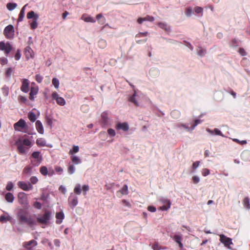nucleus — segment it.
<instances>
[{
  "label": "nucleus",
  "mask_w": 250,
  "mask_h": 250,
  "mask_svg": "<svg viewBox=\"0 0 250 250\" xmlns=\"http://www.w3.org/2000/svg\"><path fill=\"white\" fill-rule=\"evenodd\" d=\"M16 145L19 152L21 154H25L26 153L27 149L32 146V143L26 135H24L18 139Z\"/></svg>",
  "instance_id": "f257e3e1"
},
{
  "label": "nucleus",
  "mask_w": 250,
  "mask_h": 250,
  "mask_svg": "<svg viewBox=\"0 0 250 250\" xmlns=\"http://www.w3.org/2000/svg\"><path fill=\"white\" fill-rule=\"evenodd\" d=\"M27 18L30 20L29 23L31 29L33 30L36 29L38 26V21L39 19V14L36 13L33 11H31L27 14Z\"/></svg>",
  "instance_id": "f03ea898"
},
{
  "label": "nucleus",
  "mask_w": 250,
  "mask_h": 250,
  "mask_svg": "<svg viewBox=\"0 0 250 250\" xmlns=\"http://www.w3.org/2000/svg\"><path fill=\"white\" fill-rule=\"evenodd\" d=\"M143 94L139 91H135L132 96L129 98V101L137 106L141 105L144 98Z\"/></svg>",
  "instance_id": "7ed1b4c3"
},
{
  "label": "nucleus",
  "mask_w": 250,
  "mask_h": 250,
  "mask_svg": "<svg viewBox=\"0 0 250 250\" xmlns=\"http://www.w3.org/2000/svg\"><path fill=\"white\" fill-rule=\"evenodd\" d=\"M158 201L163 204V205L160 207V210L162 211H166L170 208L171 202L166 197H160L158 198Z\"/></svg>",
  "instance_id": "20e7f679"
},
{
  "label": "nucleus",
  "mask_w": 250,
  "mask_h": 250,
  "mask_svg": "<svg viewBox=\"0 0 250 250\" xmlns=\"http://www.w3.org/2000/svg\"><path fill=\"white\" fill-rule=\"evenodd\" d=\"M51 216L52 214L50 212L46 211L44 214L38 216L37 219L39 223L46 224L50 219Z\"/></svg>",
  "instance_id": "39448f33"
},
{
  "label": "nucleus",
  "mask_w": 250,
  "mask_h": 250,
  "mask_svg": "<svg viewBox=\"0 0 250 250\" xmlns=\"http://www.w3.org/2000/svg\"><path fill=\"white\" fill-rule=\"evenodd\" d=\"M15 30L12 25H9L5 27L3 31L5 37L7 39H12L14 37Z\"/></svg>",
  "instance_id": "423d86ee"
},
{
  "label": "nucleus",
  "mask_w": 250,
  "mask_h": 250,
  "mask_svg": "<svg viewBox=\"0 0 250 250\" xmlns=\"http://www.w3.org/2000/svg\"><path fill=\"white\" fill-rule=\"evenodd\" d=\"M12 48V47L9 42H0V51H3L5 54H9Z\"/></svg>",
  "instance_id": "0eeeda50"
},
{
  "label": "nucleus",
  "mask_w": 250,
  "mask_h": 250,
  "mask_svg": "<svg viewBox=\"0 0 250 250\" xmlns=\"http://www.w3.org/2000/svg\"><path fill=\"white\" fill-rule=\"evenodd\" d=\"M18 200L19 203L24 206H27L29 204L27 196L24 192H21L18 194Z\"/></svg>",
  "instance_id": "6e6552de"
},
{
  "label": "nucleus",
  "mask_w": 250,
  "mask_h": 250,
  "mask_svg": "<svg viewBox=\"0 0 250 250\" xmlns=\"http://www.w3.org/2000/svg\"><path fill=\"white\" fill-rule=\"evenodd\" d=\"M52 98L53 100H56L57 103L61 106L65 104L66 102L64 99L61 96L56 92H54L52 93Z\"/></svg>",
  "instance_id": "1a4fd4ad"
},
{
  "label": "nucleus",
  "mask_w": 250,
  "mask_h": 250,
  "mask_svg": "<svg viewBox=\"0 0 250 250\" xmlns=\"http://www.w3.org/2000/svg\"><path fill=\"white\" fill-rule=\"evenodd\" d=\"M220 241L226 247L230 249V246L232 244V240L230 238L227 237L223 234L220 235Z\"/></svg>",
  "instance_id": "9d476101"
},
{
  "label": "nucleus",
  "mask_w": 250,
  "mask_h": 250,
  "mask_svg": "<svg viewBox=\"0 0 250 250\" xmlns=\"http://www.w3.org/2000/svg\"><path fill=\"white\" fill-rule=\"evenodd\" d=\"M26 123L24 120L21 119L14 125V128L15 130L22 131Z\"/></svg>",
  "instance_id": "9b49d317"
},
{
  "label": "nucleus",
  "mask_w": 250,
  "mask_h": 250,
  "mask_svg": "<svg viewBox=\"0 0 250 250\" xmlns=\"http://www.w3.org/2000/svg\"><path fill=\"white\" fill-rule=\"evenodd\" d=\"M18 185L20 188L24 191H28L33 188L32 186L29 183L19 181L18 183Z\"/></svg>",
  "instance_id": "f8f14e48"
},
{
  "label": "nucleus",
  "mask_w": 250,
  "mask_h": 250,
  "mask_svg": "<svg viewBox=\"0 0 250 250\" xmlns=\"http://www.w3.org/2000/svg\"><path fill=\"white\" fill-rule=\"evenodd\" d=\"M32 157L35 159L34 163L35 165L39 166L42 161V157L40 155L39 151L33 152L32 154Z\"/></svg>",
  "instance_id": "ddd939ff"
},
{
  "label": "nucleus",
  "mask_w": 250,
  "mask_h": 250,
  "mask_svg": "<svg viewBox=\"0 0 250 250\" xmlns=\"http://www.w3.org/2000/svg\"><path fill=\"white\" fill-rule=\"evenodd\" d=\"M39 92L38 86H32L29 93V99L31 101H34L36 95Z\"/></svg>",
  "instance_id": "4468645a"
},
{
  "label": "nucleus",
  "mask_w": 250,
  "mask_h": 250,
  "mask_svg": "<svg viewBox=\"0 0 250 250\" xmlns=\"http://www.w3.org/2000/svg\"><path fill=\"white\" fill-rule=\"evenodd\" d=\"M36 144L39 147L47 146L52 147L53 146L50 144H48L45 139L42 138H38L36 140Z\"/></svg>",
  "instance_id": "2eb2a0df"
},
{
  "label": "nucleus",
  "mask_w": 250,
  "mask_h": 250,
  "mask_svg": "<svg viewBox=\"0 0 250 250\" xmlns=\"http://www.w3.org/2000/svg\"><path fill=\"white\" fill-rule=\"evenodd\" d=\"M115 127L116 129L122 130L124 132L127 131L129 128L128 124L126 122L118 123L116 125Z\"/></svg>",
  "instance_id": "dca6fc26"
},
{
  "label": "nucleus",
  "mask_w": 250,
  "mask_h": 250,
  "mask_svg": "<svg viewBox=\"0 0 250 250\" xmlns=\"http://www.w3.org/2000/svg\"><path fill=\"white\" fill-rule=\"evenodd\" d=\"M21 90L24 92L27 93L29 90V81L26 79H23L22 80V85L21 86Z\"/></svg>",
  "instance_id": "f3484780"
},
{
  "label": "nucleus",
  "mask_w": 250,
  "mask_h": 250,
  "mask_svg": "<svg viewBox=\"0 0 250 250\" xmlns=\"http://www.w3.org/2000/svg\"><path fill=\"white\" fill-rule=\"evenodd\" d=\"M12 217L6 212H4L3 214L0 216V222L2 223H6L7 221H11Z\"/></svg>",
  "instance_id": "a211bd4d"
},
{
  "label": "nucleus",
  "mask_w": 250,
  "mask_h": 250,
  "mask_svg": "<svg viewBox=\"0 0 250 250\" xmlns=\"http://www.w3.org/2000/svg\"><path fill=\"white\" fill-rule=\"evenodd\" d=\"M71 161L73 165H78L82 163L81 158L77 155H72L70 156Z\"/></svg>",
  "instance_id": "6ab92c4d"
},
{
  "label": "nucleus",
  "mask_w": 250,
  "mask_h": 250,
  "mask_svg": "<svg viewBox=\"0 0 250 250\" xmlns=\"http://www.w3.org/2000/svg\"><path fill=\"white\" fill-rule=\"evenodd\" d=\"M35 127L37 131L41 134H43L44 128L42 122L38 120L35 123Z\"/></svg>",
  "instance_id": "aec40b11"
},
{
  "label": "nucleus",
  "mask_w": 250,
  "mask_h": 250,
  "mask_svg": "<svg viewBox=\"0 0 250 250\" xmlns=\"http://www.w3.org/2000/svg\"><path fill=\"white\" fill-rule=\"evenodd\" d=\"M37 245L36 241L35 240H31L28 242H24L23 246L28 250H31L33 247Z\"/></svg>",
  "instance_id": "412c9836"
},
{
  "label": "nucleus",
  "mask_w": 250,
  "mask_h": 250,
  "mask_svg": "<svg viewBox=\"0 0 250 250\" xmlns=\"http://www.w3.org/2000/svg\"><path fill=\"white\" fill-rule=\"evenodd\" d=\"M128 194V187L126 185H124L123 187L117 192V195L121 198L123 195Z\"/></svg>",
  "instance_id": "4be33fe9"
},
{
  "label": "nucleus",
  "mask_w": 250,
  "mask_h": 250,
  "mask_svg": "<svg viewBox=\"0 0 250 250\" xmlns=\"http://www.w3.org/2000/svg\"><path fill=\"white\" fill-rule=\"evenodd\" d=\"M25 54L27 59L33 58L34 53L33 50L29 47H27L25 50Z\"/></svg>",
  "instance_id": "5701e85b"
},
{
  "label": "nucleus",
  "mask_w": 250,
  "mask_h": 250,
  "mask_svg": "<svg viewBox=\"0 0 250 250\" xmlns=\"http://www.w3.org/2000/svg\"><path fill=\"white\" fill-rule=\"evenodd\" d=\"M56 223L60 224L62 223L63 219L64 218V215L62 211L58 212L56 214Z\"/></svg>",
  "instance_id": "b1692460"
},
{
  "label": "nucleus",
  "mask_w": 250,
  "mask_h": 250,
  "mask_svg": "<svg viewBox=\"0 0 250 250\" xmlns=\"http://www.w3.org/2000/svg\"><path fill=\"white\" fill-rule=\"evenodd\" d=\"M173 239L176 243H177L179 244V247L181 248H183V244L181 243V241L182 240V234L179 233L176 234L175 235H174L173 237Z\"/></svg>",
  "instance_id": "393cba45"
},
{
  "label": "nucleus",
  "mask_w": 250,
  "mask_h": 250,
  "mask_svg": "<svg viewBox=\"0 0 250 250\" xmlns=\"http://www.w3.org/2000/svg\"><path fill=\"white\" fill-rule=\"evenodd\" d=\"M81 19L82 20L84 21L85 22H87L94 23L96 21L95 19L91 17V16H89L87 14H83L82 16Z\"/></svg>",
  "instance_id": "a878e982"
},
{
  "label": "nucleus",
  "mask_w": 250,
  "mask_h": 250,
  "mask_svg": "<svg viewBox=\"0 0 250 250\" xmlns=\"http://www.w3.org/2000/svg\"><path fill=\"white\" fill-rule=\"evenodd\" d=\"M178 126L187 131L191 132L190 126L188 124L180 123L178 125Z\"/></svg>",
  "instance_id": "bb28decb"
},
{
  "label": "nucleus",
  "mask_w": 250,
  "mask_h": 250,
  "mask_svg": "<svg viewBox=\"0 0 250 250\" xmlns=\"http://www.w3.org/2000/svg\"><path fill=\"white\" fill-rule=\"evenodd\" d=\"M79 151V147L78 146H74L69 151V154L71 156L76 155L75 154Z\"/></svg>",
  "instance_id": "cd10ccee"
},
{
  "label": "nucleus",
  "mask_w": 250,
  "mask_h": 250,
  "mask_svg": "<svg viewBox=\"0 0 250 250\" xmlns=\"http://www.w3.org/2000/svg\"><path fill=\"white\" fill-rule=\"evenodd\" d=\"M5 198L8 202L12 203L14 201V196L12 193L8 192L5 194Z\"/></svg>",
  "instance_id": "c85d7f7f"
},
{
  "label": "nucleus",
  "mask_w": 250,
  "mask_h": 250,
  "mask_svg": "<svg viewBox=\"0 0 250 250\" xmlns=\"http://www.w3.org/2000/svg\"><path fill=\"white\" fill-rule=\"evenodd\" d=\"M26 6H27V4H25L21 8L20 13L19 14V18H18L19 21H21L23 20V18L24 17V12H25V8H26Z\"/></svg>",
  "instance_id": "c756f323"
},
{
  "label": "nucleus",
  "mask_w": 250,
  "mask_h": 250,
  "mask_svg": "<svg viewBox=\"0 0 250 250\" xmlns=\"http://www.w3.org/2000/svg\"><path fill=\"white\" fill-rule=\"evenodd\" d=\"M158 25L160 28L165 30L167 31H168L170 29L169 26L165 22H160L158 23Z\"/></svg>",
  "instance_id": "7c9ffc66"
},
{
  "label": "nucleus",
  "mask_w": 250,
  "mask_h": 250,
  "mask_svg": "<svg viewBox=\"0 0 250 250\" xmlns=\"http://www.w3.org/2000/svg\"><path fill=\"white\" fill-rule=\"evenodd\" d=\"M28 117L29 120L32 122H34L37 119V116L35 113H34L33 111H30L28 113Z\"/></svg>",
  "instance_id": "2f4dec72"
},
{
  "label": "nucleus",
  "mask_w": 250,
  "mask_h": 250,
  "mask_svg": "<svg viewBox=\"0 0 250 250\" xmlns=\"http://www.w3.org/2000/svg\"><path fill=\"white\" fill-rule=\"evenodd\" d=\"M102 122L104 125H107L109 122V118L106 113H103L102 114Z\"/></svg>",
  "instance_id": "473e14b6"
},
{
  "label": "nucleus",
  "mask_w": 250,
  "mask_h": 250,
  "mask_svg": "<svg viewBox=\"0 0 250 250\" xmlns=\"http://www.w3.org/2000/svg\"><path fill=\"white\" fill-rule=\"evenodd\" d=\"M193 13V10L191 7H188L185 9V14L188 17H191Z\"/></svg>",
  "instance_id": "72a5a7b5"
},
{
  "label": "nucleus",
  "mask_w": 250,
  "mask_h": 250,
  "mask_svg": "<svg viewBox=\"0 0 250 250\" xmlns=\"http://www.w3.org/2000/svg\"><path fill=\"white\" fill-rule=\"evenodd\" d=\"M69 204L72 208H74L78 204V199L77 197H75L71 200L69 199Z\"/></svg>",
  "instance_id": "f704fd0d"
},
{
  "label": "nucleus",
  "mask_w": 250,
  "mask_h": 250,
  "mask_svg": "<svg viewBox=\"0 0 250 250\" xmlns=\"http://www.w3.org/2000/svg\"><path fill=\"white\" fill-rule=\"evenodd\" d=\"M206 53V50L201 47H198L197 49V54L201 57L204 56Z\"/></svg>",
  "instance_id": "c9c22d12"
},
{
  "label": "nucleus",
  "mask_w": 250,
  "mask_h": 250,
  "mask_svg": "<svg viewBox=\"0 0 250 250\" xmlns=\"http://www.w3.org/2000/svg\"><path fill=\"white\" fill-rule=\"evenodd\" d=\"M17 6L16 3H8L6 5V7L9 11H12L15 9Z\"/></svg>",
  "instance_id": "e433bc0d"
},
{
  "label": "nucleus",
  "mask_w": 250,
  "mask_h": 250,
  "mask_svg": "<svg viewBox=\"0 0 250 250\" xmlns=\"http://www.w3.org/2000/svg\"><path fill=\"white\" fill-rule=\"evenodd\" d=\"M52 83L53 85L54 86V87L56 89H59V85H60V82L58 79H57L56 78H54L52 79Z\"/></svg>",
  "instance_id": "4c0bfd02"
},
{
  "label": "nucleus",
  "mask_w": 250,
  "mask_h": 250,
  "mask_svg": "<svg viewBox=\"0 0 250 250\" xmlns=\"http://www.w3.org/2000/svg\"><path fill=\"white\" fill-rule=\"evenodd\" d=\"M75 170H76V168H75L74 165L73 164L70 165L68 168V169H67L68 173L69 174L71 175L75 173Z\"/></svg>",
  "instance_id": "58836bf2"
},
{
  "label": "nucleus",
  "mask_w": 250,
  "mask_h": 250,
  "mask_svg": "<svg viewBox=\"0 0 250 250\" xmlns=\"http://www.w3.org/2000/svg\"><path fill=\"white\" fill-rule=\"evenodd\" d=\"M40 171L41 173L44 176H46L48 174V169L45 166L41 167H40Z\"/></svg>",
  "instance_id": "ea45409f"
},
{
  "label": "nucleus",
  "mask_w": 250,
  "mask_h": 250,
  "mask_svg": "<svg viewBox=\"0 0 250 250\" xmlns=\"http://www.w3.org/2000/svg\"><path fill=\"white\" fill-rule=\"evenodd\" d=\"M74 191L76 194L79 195L81 193V185L79 184H78L76 185L75 187V188L74 189Z\"/></svg>",
  "instance_id": "a19ab883"
},
{
  "label": "nucleus",
  "mask_w": 250,
  "mask_h": 250,
  "mask_svg": "<svg viewBox=\"0 0 250 250\" xmlns=\"http://www.w3.org/2000/svg\"><path fill=\"white\" fill-rule=\"evenodd\" d=\"M18 217L21 223H23L27 221V218L24 214L19 213L18 215Z\"/></svg>",
  "instance_id": "79ce46f5"
},
{
  "label": "nucleus",
  "mask_w": 250,
  "mask_h": 250,
  "mask_svg": "<svg viewBox=\"0 0 250 250\" xmlns=\"http://www.w3.org/2000/svg\"><path fill=\"white\" fill-rule=\"evenodd\" d=\"M193 183L195 184H197L200 182V178L199 176L194 175H193L191 178Z\"/></svg>",
  "instance_id": "37998d69"
},
{
  "label": "nucleus",
  "mask_w": 250,
  "mask_h": 250,
  "mask_svg": "<svg viewBox=\"0 0 250 250\" xmlns=\"http://www.w3.org/2000/svg\"><path fill=\"white\" fill-rule=\"evenodd\" d=\"M97 20L99 21V22L100 24H104L105 21L104 19L103 18V16L102 14H99L96 16Z\"/></svg>",
  "instance_id": "c03bdc74"
},
{
  "label": "nucleus",
  "mask_w": 250,
  "mask_h": 250,
  "mask_svg": "<svg viewBox=\"0 0 250 250\" xmlns=\"http://www.w3.org/2000/svg\"><path fill=\"white\" fill-rule=\"evenodd\" d=\"M244 207L247 209L250 208V200L248 198H246L244 200Z\"/></svg>",
  "instance_id": "a18cd8bd"
},
{
  "label": "nucleus",
  "mask_w": 250,
  "mask_h": 250,
  "mask_svg": "<svg viewBox=\"0 0 250 250\" xmlns=\"http://www.w3.org/2000/svg\"><path fill=\"white\" fill-rule=\"evenodd\" d=\"M201 173L203 176L206 177L210 174V170L207 168H204L202 169Z\"/></svg>",
  "instance_id": "49530a36"
},
{
  "label": "nucleus",
  "mask_w": 250,
  "mask_h": 250,
  "mask_svg": "<svg viewBox=\"0 0 250 250\" xmlns=\"http://www.w3.org/2000/svg\"><path fill=\"white\" fill-rule=\"evenodd\" d=\"M107 133L110 137H114L116 135V132L112 128L108 129Z\"/></svg>",
  "instance_id": "de8ad7c7"
},
{
  "label": "nucleus",
  "mask_w": 250,
  "mask_h": 250,
  "mask_svg": "<svg viewBox=\"0 0 250 250\" xmlns=\"http://www.w3.org/2000/svg\"><path fill=\"white\" fill-rule=\"evenodd\" d=\"M32 171V167L29 166L26 167L23 170V173L24 174H31Z\"/></svg>",
  "instance_id": "09e8293b"
},
{
  "label": "nucleus",
  "mask_w": 250,
  "mask_h": 250,
  "mask_svg": "<svg viewBox=\"0 0 250 250\" xmlns=\"http://www.w3.org/2000/svg\"><path fill=\"white\" fill-rule=\"evenodd\" d=\"M14 187V184L12 182H8L6 186V189L8 191H11Z\"/></svg>",
  "instance_id": "8fccbe9b"
},
{
  "label": "nucleus",
  "mask_w": 250,
  "mask_h": 250,
  "mask_svg": "<svg viewBox=\"0 0 250 250\" xmlns=\"http://www.w3.org/2000/svg\"><path fill=\"white\" fill-rule=\"evenodd\" d=\"M106 42L104 40H101L99 42V46L101 48H104L106 46Z\"/></svg>",
  "instance_id": "3c124183"
},
{
  "label": "nucleus",
  "mask_w": 250,
  "mask_h": 250,
  "mask_svg": "<svg viewBox=\"0 0 250 250\" xmlns=\"http://www.w3.org/2000/svg\"><path fill=\"white\" fill-rule=\"evenodd\" d=\"M213 132L214 134H215L216 135L221 136L222 137H224V135L223 134L221 130H220L218 128H215L213 129Z\"/></svg>",
  "instance_id": "603ef678"
},
{
  "label": "nucleus",
  "mask_w": 250,
  "mask_h": 250,
  "mask_svg": "<svg viewBox=\"0 0 250 250\" xmlns=\"http://www.w3.org/2000/svg\"><path fill=\"white\" fill-rule=\"evenodd\" d=\"M13 72V69L10 67L8 68L6 71V76L7 77H10Z\"/></svg>",
  "instance_id": "864d4df0"
},
{
  "label": "nucleus",
  "mask_w": 250,
  "mask_h": 250,
  "mask_svg": "<svg viewBox=\"0 0 250 250\" xmlns=\"http://www.w3.org/2000/svg\"><path fill=\"white\" fill-rule=\"evenodd\" d=\"M203 10V8L201 7L197 6L194 8L195 12L197 14H202Z\"/></svg>",
  "instance_id": "5fc2aeb1"
},
{
  "label": "nucleus",
  "mask_w": 250,
  "mask_h": 250,
  "mask_svg": "<svg viewBox=\"0 0 250 250\" xmlns=\"http://www.w3.org/2000/svg\"><path fill=\"white\" fill-rule=\"evenodd\" d=\"M200 164V161H196L192 164V167L193 169H196L199 166Z\"/></svg>",
  "instance_id": "6e6d98bb"
},
{
  "label": "nucleus",
  "mask_w": 250,
  "mask_h": 250,
  "mask_svg": "<svg viewBox=\"0 0 250 250\" xmlns=\"http://www.w3.org/2000/svg\"><path fill=\"white\" fill-rule=\"evenodd\" d=\"M42 77L39 74H37L35 76V79L36 81L39 83H41L42 82Z\"/></svg>",
  "instance_id": "4d7b16f0"
},
{
  "label": "nucleus",
  "mask_w": 250,
  "mask_h": 250,
  "mask_svg": "<svg viewBox=\"0 0 250 250\" xmlns=\"http://www.w3.org/2000/svg\"><path fill=\"white\" fill-rule=\"evenodd\" d=\"M8 62V60L6 58H0V63L2 65H4L7 64Z\"/></svg>",
  "instance_id": "13d9d810"
},
{
  "label": "nucleus",
  "mask_w": 250,
  "mask_h": 250,
  "mask_svg": "<svg viewBox=\"0 0 250 250\" xmlns=\"http://www.w3.org/2000/svg\"><path fill=\"white\" fill-rule=\"evenodd\" d=\"M3 93L5 96H8L9 94V88L7 86H4L2 88Z\"/></svg>",
  "instance_id": "bf43d9fd"
},
{
  "label": "nucleus",
  "mask_w": 250,
  "mask_h": 250,
  "mask_svg": "<svg viewBox=\"0 0 250 250\" xmlns=\"http://www.w3.org/2000/svg\"><path fill=\"white\" fill-rule=\"evenodd\" d=\"M55 171H56V172H57L59 174H62L63 171V169L61 167H59V166L55 167Z\"/></svg>",
  "instance_id": "052dcab7"
},
{
  "label": "nucleus",
  "mask_w": 250,
  "mask_h": 250,
  "mask_svg": "<svg viewBox=\"0 0 250 250\" xmlns=\"http://www.w3.org/2000/svg\"><path fill=\"white\" fill-rule=\"evenodd\" d=\"M30 181L33 184H35L38 182V179L36 176H32L30 178Z\"/></svg>",
  "instance_id": "680f3d73"
},
{
  "label": "nucleus",
  "mask_w": 250,
  "mask_h": 250,
  "mask_svg": "<svg viewBox=\"0 0 250 250\" xmlns=\"http://www.w3.org/2000/svg\"><path fill=\"white\" fill-rule=\"evenodd\" d=\"M147 210L151 212H154L156 211V208L153 206H149L147 207Z\"/></svg>",
  "instance_id": "e2e57ef3"
},
{
  "label": "nucleus",
  "mask_w": 250,
  "mask_h": 250,
  "mask_svg": "<svg viewBox=\"0 0 250 250\" xmlns=\"http://www.w3.org/2000/svg\"><path fill=\"white\" fill-rule=\"evenodd\" d=\"M145 21H149L152 22L154 21V18L149 16H147L144 18Z\"/></svg>",
  "instance_id": "0e129e2a"
},
{
  "label": "nucleus",
  "mask_w": 250,
  "mask_h": 250,
  "mask_svg": "<svg viewBox=\"0 0 250 250\" xmlns=\"http://www.w3.org/2000/svg\"><path fill=\"white\" fill-rule=\"evenodd\" d=\"M190 125V127L191 129V132H192L195 128V127L197 125L193 122V121L190 123L189 125Z\"/></svg>",
  "instance_id": "69168bd1"
},
{
  "label": "nucleus",
  "mask_w": 250,
  "mask_h": 250,
  "mask_svg": "<svg viewBox=\"0 0 250 250\" xmlns=\"http://www.w3.org/2000/svg\"><path fill=\"white\" fill-rule=\"evenodd\" d=\"M59 190L62 192L63 194H65L66 192V189L63 186H61L59 187Z\"/></svg>",
  "instance_id": "338daca9"
},
{
  "label": "nucleus",
  "mask_w": 250,
  "mask_h": 250,
  "mask_svg": "<svg viewBox=\"0 0 250 250\" xmlns=\"http://www.w3.org/2000/svg\"><path fill=\"white\" fill-rule=\"evenodd\" d=\"M89 186L88 185H83L82 187V190L84 192V194H86V192L89 190Z\"/></svg>",
  "instance_id": "774afa93"
}]
</instances>
